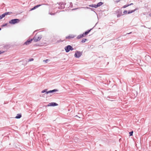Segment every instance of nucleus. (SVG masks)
<instances>
[{"mask_svg": "<svg viewBox=\"0 0 151 151\" xmlns=\"http://www.w3.org/2000/svg\"><path fill=\"white\" fill-rule=\"evenodd\" d=\"M20 21V20L17 19H12L9 21V23L11 24H14L18 23Z\"/></svg>", "mask_w": 151, "mask_h": 151, "instance_id": "nucleus-1", "label": "nucleus"}, {"mask_svg": "<svg viewBox=\"0 0 151 151\" xmlns=\"http://www.w3.org/2000/svg\"><path fill=\"white\" fill-rule=\"evenodd\" d=\"M82 52L76 51L74 54V57L76 58H78L80 57L82 55Z\"/></svg>", "mask_w": 151, "mask_h": 151, "instance_id": "nucleus-2", "label": "nucleus"}, {"mask_svg": "<svg viewBox=\"0 0 151 151\" xmlns=\"http://www.w3.org/2000/svg\"><path fill=\"white\" fill-rule=\"evenodd\" d=\"M65 50L66 52H68L70 50H73V47L70 45H68L65 47Z\"/></svg>", "mask_w": 151, "mask_h": 151, "instance_id": "nucleus-3", "label": "nucleus"}, {"mask_svg": "<svg viewBox=\"0 0 151 151\" xmlns=\"http://www.w3.org/2000/svg\"><path fill=\"white\" fill-rule=\"evenodd\" d=\"M66 4L65 3L60 2L59 3L58 8L60 9H63L65 8V5Z\"/></svg>", "mask_w": 151, "mask_h": 151, "instance_id": "nucleus-4", "label": "nucleus"}, {"mask_svg": "<svg viewBox=\"0 0 151 151\" xmlns=\"http://www.w3.org/2000/svg\"><path fill=\"white\" fill-rule=\"evenodd\" d=\"M115 12L117 14V17H119L123 15L122 14V11L121 9L117 10Z\"/></svg>", "mask_w": 151, "mask_h": 151, "instance_id": "nucleus-5", "label": "nucleus"}, {"mask_svg": "<svg viewBox=\"0 0 151 151\" xmlns=\"http://www.w3.org/2000/svg\"><path fill=\"white\" fill-rule=\"evenodd\" d=\"M42 38V36L41 35L37 36H36L34 37L33 39L35 42H37L38 41H39Z\"/></svg>", "mask_w": 151, "mask_h": 151, "instance_id": "nucleus-6", "label": "nucleus"}, {"mask_svg": "<svg viewBox=\"0 0 151 151\" xmlns=\"http://www.w3.org/2000/svg\"><path fill=\"white\" fill-rule=\"evenodd\" d=\"M58 105V104L55 102L50 103L47 105L48 106H55Z\"/></svg>", "mask_w": 151, "mask_h": 151, "instance_id": "nucleus-7", "label": "nucleus"}, {"mask_svg": "<svg viewBox=\"0 0 151 151\" xmlns=\"http://www.w3.org/2000/svg\"><path fill=\"white\" fill-rule=\"evenodd\" d=\"M33 39H31L30 40H27L24 43V45H28L32 41Z\"/></svg>", "mask_w": 151, "mask_h": 151, "instance_id": "nucleus-8", "label": "nucleus"}, {"mask_svg": "<svg viewBox=\"0 0 151 151\" xmlns=\"http://www.w3.org/2000/svg\"><path fill=\"white\" fill-rule=\"evenodd\" d=\"M58 91L57 89H54L52 90H50L48 91L47 92V94H48L49 93H52L53 92H55L56 91Z\"/></svg>", "mask_w": 151, "mask_h": 151, "instance_id": "nucleus-9", "label": "nucleus"}, {"mask_svg": "<svg viewBox=\"0 0 151 151\" xmlns=\"http://www.w3.org/2000/svg\"><path fill=\"white\" fill-rule=\"evenodd\" d=\"M22 117V114H18L15 117L16 119H19Z\"/></svg>", "mask_w": 151, "mask_h": 151, "instance_id": "nucleus-10", "label": "nucleus"}, {"mask_svg": "<svg viewBox=\"0 0 151 151\" xmlns=\"http://www.w3.org/2000/svg\"><path fill=\"white\" fill-rule=\"evenodd\" d=\"M92 29H91L90 30H88L87 31L85 32L84 33H83V34H84V36L85 35H87L90 32V31L92 30Z\"/></svg>", "mask_w": 151, "mask_h": 151, "instance_id": "nucleus-11", "label": "nucleus"}, {"mask_svg": "<svg viewBox=\"0 0 151 151\" xmlns=\"http://www.w3.org/2000/svg\"><path fill=\"white\" fill-rule=\"evenodd\" d=\"M84 34H82L81 35H78L77 37V38L78 39H80L82 37H84Z\"/></svg>", "mask_w": 151, "mask_h": 151, "instance_id": "nucleus-12", "label": "nucleus"}, {"mask_svg": "<svg viewBox=\"0 0 151 151\" xmlns=\"http://www.w3.org/2000/svg\"><path fill=\"white\" fill-rule=\"evenodd\" d=\"M103 4V3L101 2L98 3L96 5L97 7L101 6V5H102Z\"/></svg>", "mask_w": 151, "mask_h": 151, "instance_id": "nucleus-13", "label": "nucleus"}, {"mask_svg": "<svg viewBox=\"0 0 151 151\" xmlns=\"http://www.w3.org/2000/svg\"><path fill=\"white\" fill-rule=\"evenodd\" d=\"M89 6L90 7H94V8H97V5L96 4H91V5H89Z\"/></svg>", "mask_w": 151, "mask_h": 151, "instance_id": "nucleus-14", "label": "nucleus"}, {"mask_svg": "<svg viewBox=\"0 0 151 151\" xmlns=\"http://www.w3.org/2000/svg\"><path fill=\"white\" fill-rule=\"evenodd\" d=\"M136 10V9H135L134 10H132L131 11H129L128 12V14H129L132 13L134 12H135Z\"/></svg>", "mask_w": 151, "mask_h": 151, "instance_id": "nucleus-15", "label": "nucleus"}, {"mask_svg": "<svg viewBox=\"0 0 151 151\" xmlns=\"http://www.w3.org/2000/svg\"><path fill=\"white\" fill-rule=\"evenodd\" d=\"M47 91H47V89H45L42 91H41V93H44L46 92V93H47Z\"/></svg>", "mask_w": 151, "mask_h": 151, "instance_id": "nucleus-16", "label": "nucleus"}, {"mask_svg": "<svg viewBox=\"0 0 151 151\" xmlns=\"http://www.w3.org/2000/svg\"><path fill=\"white\" fill-rule=\"evenodd\" d=\"M87 40L86 39L83 38L82 39V40L81 41V42L82 43H83L85 42L86 40Z\"/></svg>", "mask_w": 151, "mask_h": 151, "instance_id": "nucleus-17", "label": "nucleus"}, {"mask_svg": "<svg viewBox=\"0 0 151 151\" xmlns=\"http://www.w3.org/2000/svg\"><path fill=\"white\" fill-rule=\"evenodd\" d=\"M74 37V36H68V37H66V39H69L70 38H73Z\"/></svg>", "mask_w": 151, "mask_h": 151, "instance_id": "nucleus-18", "label": "nucleus"}, {"mask_svg": "<svg viewBox=\"0 0 151 151\" xmlns=\"http://www.w3.org/2000/svg\"><path fill=\"white\" fill-rule=\"evenodd\" d=\"M86 8L87 9H90L91 10V11H94V12H95L94 11V9H93V8H91L88 7H87Z\"/></svg>", "mask_w": 151, "mask_h": 151, "instance_id": "nucleus-19", "label": "nucleus"}, {"mask_svg": "<svg viewBox=\"0 0 151 151\" xmlns=\"http://www.w3.org/2000/svg\"><path fill=\"white\" fill-rule=\"evenodd\" d=\"M133 131H132L129 132V136H132L133 135Z\"/></svg>", "mask_w": 151, "mask_h": 151, "instance_id": "nucleus-20", "label": "nucleus"}, {"mask_svg": "<svg viewBox=\"0 0 151 151\" xmlns=\"http://www.w3.org/2000/svg\"><path fill=\"white\" fill-rule=\"evenodd\" d=\"M6 13L7 15H10L12 14V12H6Z\"/></svg>", "mask_w": 151, "mask_h": 151, "instance_id": "nucleus-21", "label": "nucleus"}, {"mask_svg": "<svg viewBox=\"0 0 151 151\" xmlns=\"http://www.w3.org/2000/svg\"><path fill=\"white\" fill-rule=\"evenodd\" d=\"M3 14L0 15V20L1 19L3 18L4 17Z\"/></svg>", "mask_w": 151, "mask_h": 151, "instance_id": "nucleus-22", "label": "nucleus"}, {"mask_svg": "<svg viewBox=\"0 0 151 151\" xmlns=\"http://www.w3.org/2000/svg\"><path fill=\"white\" fill-rule=\"evenodd\" d=\"M7 25V23H6L4 24H3L2 25L1 27H4V26H6Z\"/></svg>", "mask_w": 151, "mask_h": 151, "instance_id": "nucleus-23", "label": "nucleus"}, {"mask_svg": "<svg viewBox=\"0 0 151 151\" xmlns=\"http://www.w3.org/2000/svg\"><path fill=\"white\" fill-rule=\"evenodd\" d=\"M49 60L48 59H46L45 60H44V62H45V63H47L48 61H49Z\"/></svg>", "mask_w": 151, "mask_h": 151, "instance_id": "nucleus-24", "label": "nucleus"}, {"mask_svg": "<svg viewBox=\"0 0 151 151\" xmlns=\"http://www.w3.org/2000/svg\"><path fill=\"white\" fill-rule=\"evenodd\" d=\"M41 5H41V4H39V5H37L35 6L36 7V8H38V7L41 6Z\"/></svg>", "mask_w": 151, "mask_h": 151, "instance_id": "nucleus-25", "label": "nucleus"}, {"mask_svg": "<svg viewBox=\"0 0 151 151\" xmlns=\"http://www.w3.org/2000/svg\"><path fill=\"white\" fill-rule=\"evenodd\" d=\"M127 11H126V10H125L123 12V13L124 14H127Z\"/></svg>", "mask_w": 151, "mask_h": 151, "instance_id": "nucleus-26", "label": "nucleus"}, {"mask_svg": "<svg viewBox=\"0 0 151 151\" xmlns=\"http://www.w3.org/2000/svg\"><path fill=\"white\" fill-rule=\"evenodd\" d=\"M36 9V7H35V6L33 8H32L31 10H34L35 9Z\"/></svg>", "mask_w": 151, "mask_h": 151, "instance_id": "nucleus-27", "label": "nucleus"}, {"mask_svg": "<svg viewBox=\"0 0 151 151\" xmlns=\"http://www.w3.org/2000/svg\"><path fill=\"white\" fill-rule=\"evenodd\" d=\"M33 60H34V59L33 58H30L29 60L28 61H33Z\"/></svg>", "mask_w": 151, "mask_h": 151, "instance_id": "nucleus-28", "label": "nucleus"}, {"mask_svg": "<svg viewBox=\"0 0 151 151\" xmlns=\"http://www.w3.org/2000/svg\"><path fill=\"white\" fill-rule=\"evenodd\" d=\"M3 16H4V17L6 15H7V14H6V12H5V13L3 14Z\"/></svg>", "mask_w": 151, "mask_h": 151, "instance_id": "nucleus-29", "label": "nucleus"}, {"mask_svg": "<svg viewBox=\"0 0 151 151\" xmlns=\"http://www.w3.org/2000/svg\"><path fill=\"white\" fill-rule=\"evenodd\" d=\"M132 4H133V3H131V4H127V7H128L129 6L131 5H132Z\"/></svg>", "mask_w": 151, "mask_h": 151, "instance_id": "nucleus-30", "label": "nucleus"}, {"mask_svg": "<svg viewBox=\"0 0 151 151\" xmlns=\"http://www.w3.org/2000/svg\"><path fill=\"white\" fill-rule=\"evenodd\" d=\"M49 14L51 15H54L55 14V13H53L50 12H49Z\"/></svg>", "mask_w": 151, "mask_h": 151, "instance_id": "nucleus-31", "label": "nucleus"}, {"mask_svg": "<svg viewBox=\"0 0 151 151\" xmlns=\"http://www.w3.org/2000/svg\"><path fill=\"white\" fill-rule=\"evenodd\" d=\"M4 51H0V54H1L2 53H4Z\"/></svg>", "mask_w": 151, "mask_h": 151, "instance_id": "nucleus-32", "label": "nucleus"}, {"mask_svg": "<svg viewBox=\"0 0 151 151\" xmlns=\"http://www.w3.org/2000/svg\"><path fill=\"white\" fill-rule=\"evenodd\" d=\"M127 7V5H125L124 6L122 7V8H126Z\"/></svg>", "mask_w": 151, "mask_h": 151, "instance_id": "nucleus-33", "label": "nucleus"}, {"mask_svg": "<svg viewBox=\"0 0 151 151\" xmlns=\"http://www.w3.org/2000/svg\"><path fill=\"white\" fill-rule=\"evenodd\" d=\"M120 1V0H118V1H115V2L116 3H118Z\"/></svg>", "mask_w": 151, "mask_h": 151, "instance_id": "nucleus-34", "label": "nucleus"}, {"mask_svg": "<svg viewBox=\"0 0 151 151\" xmlns=\"http://www.w3.org/2000/svg\"><path fill=\"white\" fill-rule=\"evenodd\" d=\"M78 9V8H76V9H72V10H76V9Z\"/></svg>", "mask_w": 151, "mask_h": 151, "instance_id": "nucleus-35", "label": "nucleus"}, {"mask_svg": "<svg viewBox=\"0 0 151 151\" xmlns=\"http://www.w3.org/2000/svg\"><path fill=\"white\" fill-rule=\"evenodd\" d=\"M72 5V3H70V5Z\"/></svg>", "mask_w": 151, "mask_h": 151, "instance_id": "nucleus-36", "label": "nucleus"}, {"mask_svg": "<svg viewBox=\"0 0 151 151\" xmlns=\"http://www.w3.org/2000/svg\"><path fill=\"white\" fill-rule=\"evenodd\" d=\"M149 16L151 17V13L149 14Z\"/></svg>", "mask_w": 151, "mask_h": 151, "instance_id": "nucleus-37", "label": "nucleus"}, {"mask_svg": "<svg viewBox=\"0 0 151 151\" xmlns=\"http://www.w3.org/2000/svg\"><path fill=\"white\" fill-rule=\"evenodd\" d=\"M131 32H130L129 33H127V34H131Z\"/></svg>", "mask_w": 151, "mask_h": 151, "instance_id": "nucleus-38", "label": "nucleus"}, {"mask_svg": "<svg viewBox=\"0 0 151 151\" xmlns=\"http://www.w3.org/2000/svg\"><path fill=\"white\" fill-rule=\"evenodd\" d=\"M1 30V28H0V30Z\"/></svg>", "mask_w": 151, "mask_h": 151, "instance_id": "nucleus-39", "label": "nucleus"}, {"mask_svg": "<svg viewBox=\"0 0 151 151\" xmlns=\"http://www.w3.org/2000/svg\"><path fill=\"white\" fill-rule=\"evenodd\" d=\"M115 151H116V150Z\"/></svg>", "mask_w": 151, "mask_h": 151, "instance_id": "nucleus-40", "label": "nucleus"}, {"mask_svg": "<svg viewBox=\"0 0 151 151\" xmlns=\"http://www.w3.org/2000/svg\"><path fill=\"white\" fill-rule=\"evenodd\" d=\"M115 151H116V150Z\"/></svg>", "mask_w": 151, "mask_h": 151, "instance_id": "nucleus-41", "label": "nucleus"}]
</instances>
